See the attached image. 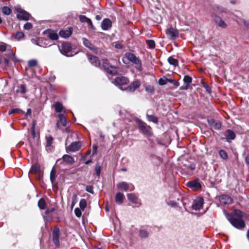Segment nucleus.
<instances>
[{
	"instance_id": "3",
	"label": "nucleus",
	"mask_w": 249,
	"mask_h": 249,
	"mask_svg": "<svg viewBox=\"0 0 249 249\" xmlns=\"http://www.w3.org/2000/svg\"><path fill=\"white\" fill-rule=\"evenodd\" d=\"M129 82V79L126 77L118 76L115 78L113 83L115 85L118 87L120 89L125 90L123 87L127 85Z\"/></svg>"
},
{
	"instance_id": "50",
	"label": "nucleus",
	"mask_w": 249,
	"mask_h": 249,
	"mask_svg": "<svg viewBox=\"0 0 249 249\" xmlns=\"http://www.w3.org/2000/svg\"><path fill=\"white\" fill-rule=\"evenodd\" d=\"M21 112H22V111L21 110H20V109L14 108V109H11L9 111V114H14L15 113H21Z\"/></svg>"
},
{
	"instance_id": "62",
	"label": "nucleus",
	"mask_w": 249,
	"mask_h": 249,
	"mask_svg": "<svg viewBox=\"0 0 249 249\" xmlns=\"http://www.w3.org/2000/svg\"><path fill=\"white\" fill-rule=\"evenodd\" d=\"M99 133L100 137L104 141L105 139V135H103L101 132H100Z\"/></svg>"
},
{
	"instance_id": "32",
	"label": "nucleus",
	"mask_w": 249,
	"mask_h": 249,
	"mask_svg": "<svg viewBox=\"0 0 249 249\" xmlns=\"http://www.w3.org/2000/svg\"><path fill=\"white\" fill-rule=\"evenodd\" d=\"M147 119L150 121L153 122L155 124H157L158 122V119L157 117L154 116V115H150L148 114L146 115Z\"/></svg>"
},
{
	"instance_id": "23",
	"label": "nucleus",
	"mask_w": 249,
	"mask_h": 249,
	"mask_svg": "<svg viewBox=\"0 0 249 249\" xmlns=\"http://www.w3.org/2000/svg\"><path fill=\"white\" fill-rule=\"evenodd\" d=\"M128 199L132 203L140 205V202L138 197L134 194H128L127 195Z\"/></svg>"
},
{
	"instance_id": "28",
	"label": "nucleus",
	"mask_w": 249,
	"mask_h": 249,
	"mask_svg": "<svg viewBox=\"0 0 249 249\" xmlns=\"http://www.w3.org/2000/svg\"><path fill=\"white\" fill-rule=\"evenodd\" d=\"M55 110L57 112H61L63 111V107L60 102H56L54 104Z\"/></svg>"
},
{
	"instance_id": "26",
	"label": "nucleus",
	"mask_w": 249,
	"mask_h": 249,
	"mask_svg": "<svg viewBox=\"0 0 249 249\" xmlns=\"http://www.w3.org/2000/svg\"><path fill=\"white\" fill-rule=\"evenodd\" d=\"M72 32L71 29L61 30L59 33V36L64 38H67L70 36Z\"/></svg>"
},
{
	"instance_id": "1",
	"label": "nucleus",
	"mask_w": 249,
	"mask_h": 249,
	"mask_svg": "<svg viewBox=\"0 0 249 249\" xmlns=\"http://www.w3.org/2000/svg\"><path fill=\"white\" fill-rule=\"evenodd\" d=\"M227 218L231 224L237 229H241L245 226L242 212L240 210H235L232 214H227Z\"/></svg>"
},
{
	"instance_id": "59",
	"label": "nucleus",
	"mask_w": 249,
	"mask_h": 249,
	"mask_svg": "<svg viewBox=\"0 0 249 249\" xmlns=\"http://www.w3.org/2000/svg\"><path fill=\"white\" fill-rule=\"evenodd\" d=\"M32 134L33 137H36V132H35V124L34 123L33 124L32 128Z\"/></svg>"
},
{
	"instance_id": "58",
	"label": "nucleus",
	"mask_w": 249,
	"mask_h": 249,
	"mask_svg": "<svg viewBox=\"0 0 249 249\" xmlns=\"http://www.w3.org/2000/svg\"><path fill=\"white\" fill-rule=\"evenodd\" d=\"M72 204H71V206L72 207L74 206V205L76 204V203L77 202V196L76 195H74L72 196Z\"/></svg>"
},
{
	"instance_id": "24",
	"label": "nucleus",
	"mask_w": 249,
	"mask_h": 249,
	"mask_svg": "<svg viewBox=\"0 0 249 249\" xmlns=\"http://www.w3.org/2000/svg\"><path fill=\"white\" fill-rule=\"evenodd\" d=\"M88 58L91 64L96 67L100 66V62L97 57L91 55H88Z\"/></svg>"
},
{
	"instance_id": "42",
	"label": "nucleus",
	"mask_w": 249,
	"mask_h": 249,
	"mask_svg": "<svg viewBox=\"0 0 249 249\" xmlns=\"http://www.w3.org/2000/svg\"><path fill=\"white\" fill-rule=\"evenodd\" d=\"M145 90L148 92L153 93L155 91V89L153 86L148 85L146 86Z\"/></svg>"
},
{
	"instance_id": "19",
	"label": "nucleus",
	"mask_w": 249,
	"mask_h": 249,
	"mask_svg": "<svg viewBox=\"0 0 249 249\" xmlns=\"http://www.w3.org/2000/svg\"><path fill=\"white\" fill-rule=\"evenodd\" d=\"M220 203L223 205H229L232 202V199L228 195H223L219 196Z\"/></svg>"
},
{
	"instance_id": "31",
	"label": "nucleus",
	"mask_w": 249,
	"mask_h": 249,
	"mask_svg": "<svg viewBox=\"0 0 249 249\" xmlns=\"http://www.w3.org/2000/svg\"><path fill=\"white\" fill-rule=\"evenodd\" d=\"M58 117L59 119V123L62 125L65 126L67 124V120L64 115L62 114H58Z\"/></svg>"
},
{
	"instance_id": "38",
	"label": "nucleus",
	"mask_w": 249,
	"mask_h": 249,
	"mask_svg": "<svg viewBox=\"0 0 249 249\" xmlns=\"http://www.w3.org/2000/svg\"><path fill=\"white\" fill-rule=\"evenodd\" d=\"M39 170V166L37 164L33 165L30 170V172L31 173H37Z\"/></svg>"
},
{
	"instance_id": "30",
	"label": "nucleus",
	"mask_w": 249,
	"mask_h": 249,
	"mask_svg": "<svg viewBox=\"0 0 249 249\" xmlns=\"http://www.w3.org/2000/svg\"><path fill=\"white\" fill-rule=\"evenodd\" d=\"M48 36L51 39L53 40H57L58 38L57 34L52 31L49 32Z\"/></svg>"
},
{
	"instance_id": "64",
	"label": "nucleus",
	"mask_w": 249,
	"mask_h": 249,
	"mask_svg": "<svg viewBox=\"0 0 249 249\" xmlns=\"http://www.w3.org/2000/svg\"><path fill=\"white\" fill-rule=\"evenodd\" d=\"M245 161L247 164H249V156H247L245 158Z\"/></svg>"
},
{
	"instance_id": "29",
	"label": "nucleus",
	"mask_w": 249,
	"mask_h": 249,
	"mask_svg": "<svg viewBox=\"0 0 249 249\" xmlns=\"http://www.w3.org/2000/svg\"><path fill=\"white\" fill-rule=\"evenodd\" d=\"M168 62L170 65H173L175 67H177L178 65V60L172 56H170L168 58Z\"/></svg>"
},
{
	"instance_id": "53",
	"label": "nucleus",
	"mask_w": 249,
	"mask_h": 249,
	"mask_svg": "<svg viewBox=\"0 0 249 249\" xmlns=\"http://www.w3.org/2000/svg\"><path fill=\"white\" fill-rule=\"evenodd\" d=\"M33 27V25L30 22H27L24 25V29L25 30H30Z\"/></svg>"
},
{
	"instance_id": "60",
	"label": "nucleus",
	"mask_w": 249,
	"mask_h": 249,
	"mask_svg": "<svg viewBox=\"0 0 249 249\" xmlns=\"http://www.w3.org/2000/svg\"><path fill=\"white\" fill-rule=\"evenodd\" d=\"M115 47L117 49H120L123 48V46L119 42H115Z\"/></svg>"
},
{
	"instance_id": "40",
	"label": "nucleus",
	"mask_w": 249,
	"mask_h": 249,
	"mask_svg": "<svg viewBox=\"0 0 249 249\" xmlns=\"http://www.w3.org/2000/svg\"><path fill=\"white\" fill-rule=\"evenodd\" d=\"M24 35L23 33L21 32H18L15 35V38L17 40H19L21 38H23Z\"/></svg>"
},
{
	"instance_id": "34",
	"label": "nucleus",
	"mask_w": 249,
	"mask_h": 249,
	"mask_svg": "<svg viewBox=\"0 0 249 249\" xmlns=\"http://www.w3.org/2000/svg\"><path fill=\"white\" fill-rule=\"evenodd\" d=\"M38 206L40 209H44L46 206V202L43 198H40L38 202Z\"/></svg>"
},
{
	"instance_id": "14",
	"label": "nucleus",
	"mask_w": 249,
	"mask_h": 249,
	"mask_svg": "<svg viewBox=\"0 0 249 249\" xmlns=\"http://www.w3.org/2000/svg\"><path fill=\"white\" fill-rule=\"evenodd\" d=\"M63 161L66 162L68 164L72 165L75 162L74 159L69 155H64L62 159H58L56 161V163H62Z\"/></svg>"
},
{
	"instance_id": "17",
	"label": "nucleus",
	"mask_w": 249,
	"mask_h": 249,
	"mask_svg": "<svg viewBox=\"0 0 249 249\" xmlns=\"http://www.w3.org/2000/svg\"><path fill=\"white\" fill-rule=\"evenodd\" d=\"M226 13V8L216 5L213 7V9L211 12V16H213L214 15H217V14L222 15L223 13Z\"/></svg>"
},
{
	"instance_id": "35",
	"label": "nucleus",
	"mask_w": 249,
	"mask_h": 249,
	"mask_svg": "<svg viewBox=\"0 0 249 249\" xmlns=\"http://www.w3.org/2000/svg\"><path fill=\"white\" fill-rule=\"evenodd\" d=\"M148 232L145 230H141L139 231V236L142 238H145L148 237Z\"/></svg>"
},
{
	"instance_id": "45",
	"label": "nucleus",
	"mask_w": 249,
	"mask_h": 249,
	"mask_svg": "<svg viewBox=\"0 0 249 249\" xmlns=\"http://www.w3.org/2000/svg\"><path fill=\"white\" fill-rule=\"evenodd\" d=\"M202 84L203 85V87L205 89L206 91L208 92L209 93H211L212 92L211 88V87L206 83L203 82L202 83Z\"/></svg>"
},
{
	"instance_id": "27",
	"label": "nucleus",
	"mask_w": 249,
	"mask_h": 249,
	"mask_svg": "<svg viewBox=\"0 0 249 249\" xmlns=\"http://www.w3.org/2000/svg\"><path fill=\"white\" fill-rule=\"evenodd\" d=\"M27 91L26 87L24 84H21L17 87L16 92L21 94H24Z\"/></svg>"
},
{
	"instance_id": "4",
	"label": "nucleus",
	"mask_w": 249,
	"mask_h": 249,
	"mask_svg": "<svg viewBox=\"0 0 249 249\" xmlns=\"http://www.w3.org/2000/svg\"><path fill=\"white\" fill-rule=\"evenodd\" d=\"M139 128L141 132L147 136H150L152 135L151 128L147 125L146 123L141 121L139 122Z\"/></svg>"
},
{
	"instance_id": "21",
	"label": "nucleus",
	"mask_w": 249,
	"mask_h": 249,
	"mask_svg": "<svg viewBox=\"0 0 249 249\" xmlns=\"http://www.w3.org/2000/svg\"><path fill=\"white\" fill-rule=\"evenodd\" d=\"M112 22L108 18L104 19L101 23V27L103 30H108L111 28Z\"/></svg>"
},
{
	"instance_id": "16",
	"label": "nucleus",
	"mask_w": 249,
	"mask_h": 249,
	"mask_svg": "<svg viewBox=\"0 0 249 249\" xmlns=\"http://www.w3.org/2000/svg\"><path fill=\"white\" fill-rule=\"evenodd\" d=\"M83 43L84 46L92 51L96 53H98V48L95 47L88 39L86 38H82Z\"/></svg>"
},
{
	"instance_id": "41",
	"label": "nucleus",
	"mask_w": 249,
	"mask_h": 249,
	"mask_svg": "<svg viewBox=\"0 0 249 249\" xmlns=\"http://www.w3.org/2000/svg\"><path fill=\"white\" fill-rule=\"evenodd\" d=\"M53 141V138L51 136H49L46 137V146L48 147L51 146Z\"/></svg>"
},
{
	"instance_id": "61",
	"label": "nucleus",
	"mask_w": 249,
	"mask_h": 249,
	"mask_svg": "<svg viewBox=\"0 0 249 249\" xmlns=\"http://www.w3.org/2000/svg\"><path fill=\"white\" fill-rule=\"evenodd\" d=\"M87 23L89 24V25L91 28H93V25L92 24V21L91 20H90V19H89Z\"/></svg>"
},
{
	"instance_id": "13",
	"label": "nucleus",
	"mask_w": 249,
	"mask_h": 249,
	"mask_svg": "<svg viewBox=\"0 0 249 249\" xmlns=\"http://www.w3.org/2000/svg\"><path fill=\"white\" fill-rule=\"evenodd\" d=\"M53 241L55 246L59 245V229L57 227H54L53 231Z\"/></svg>"
},
{
	"instance_id": "39",
	"label": "nucleus",
	"mask_w": 249,
	"mask_h": 249,
	"mask_svg": "<svg viewBox=\"0 0 249 249\" xmlns=\"http://www.w3.org/2000/svg\"><path fill=\"white\" fill-rule=\"evenodd\" d=\"M87 206V202L85 199H82L79 202V207L80 209L84 211Z\"/></svg>"
},
{
	"instance_id": "11",
	"label": "nucleus",
	"mask_w": 249,
	"mask_h": 249,
	"mask_svg": "<svg viewBox=\"0 0 249 249\" xmlns=\"http://www.w3.org/2000/svg\"><path fill=\"white\" fill-rule=\"evenodd\" d=\"M60 52L64 55L67 56H70V55L68 54L71 50V46L69 43L65 42L62 43L61 48L59 49Z\"/></svg>"
},
{
	"instance_id": "54",
	"label": "nucleus",
	"mask_w": 249,
	"mask_h": 249,
	"mask_svg": "<svg viewBox=\"0 0 249 249\" xmlns=\"http://www.w3.org/2000/svg\"><path fill=\"white\" fill-rule=\"evenodd\" d=\"M167 82H168V81L166 80V79H163L162 78H160L159 80V84L160 85H164L166 84Z\"/></svg>"
},
{
	"instance_id": "36",
	"label": "nucleus",
	"mask_w": 249,
	"mask_h": 249,
	"mask_svg": "<svg viewBox=\"0 0 249 249\" xmlns=\"http://www.w3.org/2000/svg\"><path fill=\"white\" fill-rule=\"evenodd\" d=\"M2 12L5 15H9L12 13V10L8 7L4 6L2 8Z\"/></svg>"
},
{
	"instance_id": "44",
	"label": "nucleus",
	"mask_w": 249,
	"mask_h": 249,
	"mask_svg": "<svg viewBox=\"0 0 249 249\" xmlns=\"http://www.w3.org/2000/svg\"><path fill=\"white\" fill-rule=\"evenodd\" d=\"M192 78L188 75H185L183 78V81L186 83L187 85H189L192 82Z\"/></svg>"
},
{
	"instance_id": "46",
	"label": "nucleus",
	"mask_w": 249,
	"mask_h": 249,
	"mask_svg": "<svg viewBox=\"0 0 249 249\" xmlns=\"http://www.w3.org/2000/svg\"><path fill=\"white\" fill-rule=\"evenodd\" d=\"M37 62L35 59H32L28 61V66L30 67H33L36 66Z\"/></svg>"
},
{
	"instance_id": "15",
	"label": "nucleus",
	"mask_w": 249,
	"mask_h": 249,
	"mask_svg": "<svg viewBox=\"0 0 249 249\" xmlns=\"http://www.w3.org/2000/svg\"><path fill=\"white\" fill-rule=\"evenodd\" d=\"M207 122L212 128L215 130L220 129L221 127V124L219 121H216L213 118H208Z\"/></svg>"
},
{
	"instance_id": "2",
	"label": "nucleus",
	"mask_w": 249,
	"mask_h": 249,
	"mask_svg": "<svg viewBox=\"0 0 249 249\" xmlns=\"http://www.w3.org/2000/svg\"><path fill=\"white\" fill-rule=\"evenodd\" d=\"M125 56L128 60L135 65V68L138 71H142V62L139 57L131 53H125Z\"/></svg>"
},
{
	"instance_id": "48",
	"label": "nucleus",
	"mask_w": 249,
	"mask_h": 249,
	"mask_svg": "<svg viewBox=\"0 0 249 249\" xmlns=\"http://www.w3.org/2000/svg\"><path fill=\"white\" fill-rule=\"evenodd\" d=\"M81 209H79L78 208H76L74 210V213L75 215L78 217H80L81 216L82 213H81Z\"/></svg>"
},
{
	"instance_id": "56",
	"label": "nucleus",
	"mask_w": 249,
	"mask_h": 249,
	"mask_svg": "<svg viewBox=\"0 0 249 249\" xmlns=\"http://www.w3.org/2000/svg\"><path fill=\"white\" fill-rule=\"evenodd\" d=\"M7 46L6 44H2L0 45V51L3 52L6 50Z\"/></svg>"
},
{
	"instance_id": "20",
	"label": "nucleus",
	"mask_w": 249,
	"mask_h": 249,
	"mask_svg": "<svg viewBox=\"0 0 249 249\" xmlns=\"http://www.w3.org/2000/svg\"><path fill=\"white\" fill-rule=\"evenodd\" d=\"M188 187L193 189L194 190H197L201 188V185L198 182V180H195L194 181H189L187 183Z\"/></svg>"
},
{
	"instance_id": "37",
	"label": "nucleus",
	"mask_w": 249,
	"mask_h": 249,
	"mask_svg": "<svg viewBox=\"0 0 249 249\" xmlns=\"http://www.w3.org/2000/svg\"><path fill=\"white\" fill-rule=\"evenodd\" d=\"M55 211L54 208H51L50 210H47L45 212V214L46 215V218L47 220H50L52 218V215H50V213H53Z\"/></svg>"
},
{
	"instance_id": "47",
	"label": "nucleus",
	"mask_w": 249,
	"mask_h": 249,
	"mask_svg": "<svg viewBox=\"0 0 249 249\" xmlns=\"http://www.w3.org/2000/svg\"><path fill=\"white\" fill-rule=\"evenodd\" d=\"M95 171L96 175L98 176H99L100 175V173H101V166L99 163H97L96 164V167L95 168Z\"/></svg>"
},
{
	"instance_id": "25",
	"label": "nucleus",
	"mask_w": 249,
	"mask_h": 249,
	"mask_svg": "<svg viewBox=\"0 0 249 249\" xmlns=\"http://www.w3.org/2000/svg\"><path fill=\"white\" fill-rule=\"evenodd\" d=\"M124 198V196L123 193H117L115 196V202L118 204L120 205L123 202Z\"/></svg>"
},
{
	"instance_id": "52",
	"label": "nucleus",
	"mask_w": 249,
	"mask_h": 249,
	"mask_svg": "<svg viewBox=\"0 0 249 249\" xmlns=\"http://www.w3.org/2000/svg\"><path fill=\"white\" fill-rule=\"evenodd\" d=\"M55 171L54 170V169H53L51 171V174H50V179H51L52 182L53 181V180L55 179Z\"/></svg>"
},
{
	"instance_id": "22",
	"label": "nucleus",
	"mask_w": 249,
	"mask_h": 249,
	"mask_svg": "<svg viewBox=\"0 0 249 249\" xmlns=\"http://www.w3.org/2000/svg\"><path fill=\"white\" fill-rule=\"evenodd\" d=\"M225 139L228 142L234 140L235 138L236 135L235 133L231 129H228L225 134Z\"/></svg>"
},
{
	"instance_id": "55",
	"label": "nucleus",
	"mask_w": 249,
	"mask_h": 249,
	"mask_svg": "<svg viewBox=\"0 0 249 249\" xmlns=\"http://www.w3.org/2000/svg\"><path fill=\"white\" fill-rule=\"evenodd\" d=\"M166 80L168 81V82L173 84L176 87H178L179 86V83L177 81H175L174 80L171 79H166Z\"/></svg>"
},
{
	"instance_id": "10",
	"label": "nucleus",
	"mask_w": 249,
	"mask_h": 249,
	"mask_svg": "<svg viewBox=\"0 0 249 249\" xmlns=\"http://www.w3.org/2000/svg\"><path fill=\"white\" fill-rule=\"evenodd\" d=\"M165 33L167 37L170 39H175L178 36V32L177 30L173 27L167 29Z\"/></svg>"
},
{
	"instance_id": "6",
	"label": "nucleus",
	"mask_w": 249,
	"mask_h": 249,
	"mask_svg": "<svg viewBox=\"0 0 249 249\" xmlns=\"http://www.w3.org/2000/svg\"><path fill=\"white\" fill-rule=\"evenodd\" d=\"M16 10L18 13L17 17L18 19L28 20L30 19V15L29 13L19 8L16 9Z\"/></svg>"
},
{
	"instance_id": "57",
	"label": "nucleus",
	"mask_w": 249,
	"mask_h": 249,
	"mask_svg": "<svg viewBox=\"0 0 249 249\" xmlns=\"http://www.w3.org/2000/svg\"><path fill=\"white\" fill-rule=\"evenodd\" d=\"M86 190L91 194L93 193V187L92 186H87L86 188Z\"/></svg>"
},
{
	"instance_id": "18",
	"label": "nucleus",
	"mask_w": 249,
	"mask_h": 249,
	"mask_svg": "<svg viewBox=\"0 0 249 249\" xmlns=\"http://www.w3.org/2000/svg\"><path fill=\"white\" fill-rule=\"evenodd\" d=\"M203 204V199L201 197H198L194 200L192 208L195 210H199Z\"/></svg>"
},
{
	"instance_id": "43",
	"label": "nucleus",
	"mask_w": 249,
	"mask_h": 249,
	"mask_svg": "<svg viewBox=\"0 0 249 249\" xmlns=\"http://www.w3.org/2000/svg\"><path fill=\"white\" fill-rule=\"evenodd\" d=\"M146 44L151 49H153L155 47V43L153 40H147L146 41Z\"/></svg>"
},
{
	"instance_id": "49",
	"label": "nucleus",
	"mask_w": 249,
	"mask_h": 249,
	"mask_svg": "<svg viewBox=\"0 0 249 249\" xmlns=\"http://www.w3.org/2000/svg\"><path fill=\"white\" fill-rule=\"evenodd\" d=\"M79 19L82 22H88V20L89 19L88 18L86 17L85 16L81 15L79 16Z\"/></svg>"
},
{
	"instance_id": "51",
	"label": "nucleus",
	"mask_w": 249,
	"mask_h": 249,
	"mask_svg": "<svg viewBox=\"0 0 249 249\" xmlns=\"http://www.w3.org/2000/svg\"><path fill=\"white\" fill-rule=\"evenodd\" d=\"M167 204L168 205L171 206V207H176L177 206V202L172 200L167 201Z\"/></svg>"
},
{
	"instance_id": "63",
	"label": "nucleus",
	"mask_w": 249,
	"mask_h": 249,
	"mask_svg": "<svg viewBox=\"0 0 249 249\" xmlns=\"http://www.w3.org/2000/svg\"><path fill=\"white\" fill-rule=\"evenodd\" d=\"M4 62L6 65H8L9 63V59L7 58H5L4 60Z\"/></svg>"
},
{
	"instance_id": "8",
	"label": "nucleus",
	"mask_w": 249,
	"mask_h": 249,
	"mask_svg": "<svg viewBox=\"0 0 249 249\" xmlns=\"http://www.w3.org/2000/svg\"><path fill=\"white\" fill-rule=\"evenodd\" d=\"M213 18L214 23L218 26L219 27L225 29L228 26L226 22L222 19V18L218 15H213V16H211Z\"/></svg>"
},
{
	"instance_id": "33",
	"label": "nucleus",
	"mask_w": 249,
	"mask_h": 249,
	"mask_svg": "<svg viewBox=\"0 0 249 249\" xmlns=\"http://www.w3.org/2000/svg\"><path fill=\"white\" fill-rule=\"evenodd\" d=\"M219 154L220 156V157L224 160H226L228 158V156L227 154V153L224 150H220L219 151Z\"/></svg>"
},
{
	"instance_id": "12",
	"label": "nucleus",
	"mask_w": 249,
	"mask_h": 249,
	"mask_svg": "<svg viewBox=\"0 0 249 249\" xmlns=\"http://www.w3.org/2000/svg\"><path fill=\"white\" fill-rule=\"evenodd\" d=\"M141 84L140 80H136L133 81L131 84L127 86L126 88L124 87V89L129 92H134L136 89L140 87Z\"/></svg>"
},
{
	"instance_id": "9",
	"label": "nucleus",
	"mask_w": 249,
	"mask_h": 249,
	"mask_svg": "<svg viewBox=\"0 0 249 249\" xmlns=\"http://www.w3.org/2000/svg\"><path fill=\"white\" fill-rule=\"evenodd\" d=\"M81 146V144L80 142H72L69 146L66 147V150L67 153L76 152L80 149Z\"/></svg>"
},
{
	"instance_id": "5",
	"label": "nucleus",
	"mask_w": 249,
	"mask_h": 249,
	"mask_svg": "<svg viewBox=\"0 0 249 249\" xmlns=\"http://www.w3.org/2000/svg\"><path fill=\"white\" fill-rule=\"evenodd\" d=\"M103 66L105 69L109 73L115 74L117 73L118 68L116 67L110 66L107 59L103 60Z\"/></svg>"
},
{
	"instance_id": "7",
	"label": "nucleus",
	"mask_w": 249,
	"mask_h": 249,
	"mask_svg": "<svg viewBox=\"0 0 249 249\" xmlns=\"http://www.w3.org/2000/svg\"><path fill=\"white\" fill-rule=\"evenodd\" d=\"M117 187L119 190H124V191H132L134 189V187L132 184H129L124 181L119 183L117 185Z\"/></svg>"
}]
</instances>
